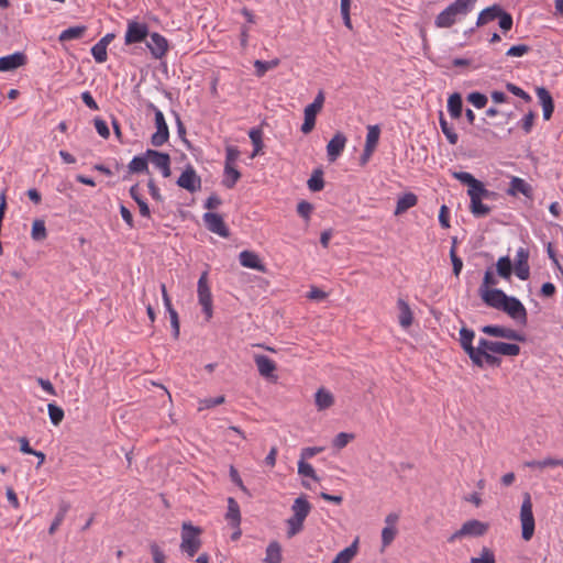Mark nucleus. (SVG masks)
I'll return each mask as SVG.
<instances>
[{"mask_svg": "<svg viewBox=\"0 0 563 563\" xmlns=\"http://www.w3.org/2000/svg\"><path fill=\"white\" fill-rule=\"evenodd\" d=\"M198 300L202 307L206 320L209 321L213 316L212 294L208 280V272L205 271L198 280Z\"/></svg>", "mask_w": 563, "mask_h": 563, "instance_id": "obj_5", "label": "nucleus"}, {"mask_svg": "<svg viewBox=\"0 0 563 563\" xmlns=\"http://www.w3.org/2000/svg\"><path fill=\"white\" fill-rule=\"evenodd\" d=\"M471 563H496L494 552L488 548H483L478 558H472Z\"/></svg>", "mask_w": 563, "mask_h": 563, "instance_id": "obj_48", "label": "nucleus"}, {"mask_svg": "<svg viewBox=\"0 0 563 563\" xmlns=\"http://www.w3.org/2000/svg\"><path fill=\"white\" fill-rule=\"evenodd\" d=\"M308 187L312 191H320L324 187V181L322 178V174H314L311 176V178L308 180Z\"/></svg>", "mask_w": 563, "mask_h": 563, "instance_id": "obj_59", "label": "nucleus"}, {"mask_svg": "<svg viewBox=\"0 0 563 563\" xmlns=\"http://www.w3.org/2000/svg\"><path fill=\"white\" fill-rule=\"evenodd\" d=\"M298 473L302 476L310 477L313 481L318 482L319 477L316 474L314 468L311 464L307 463L306 461L300 460L298 462Z\"/></svg>", "mask_w": 563, "mask_h": 563, "instance_id": "obj_46", "label": "nucleus"}, {"mask_svg": "<svg viewBox=\"0 0 563 563\" xmlns=\"http://www.w3.org/2000/svg\"><path fill=\"white\" fill-rule=\"evenodd\" d=\"M201 529L191 525V522H184L181 525V542L180 551L189 559L194 558L201 548Z\"/></svg>", "mask_w": 563, "mask_h": 563, "instance_id": "obj_3", "label": "nucleus"}, {"mask_svg": "<svg viewBox=\"0 0 563 563\" xmlns=\"http://www.w3.org/2000/svg\"><path fill=\"white\" fill-rule=\"evenodd\" d=\"M303 521H305L303 519L298 518V517H294V516L290 517L287 520V526H288L287 536H288V538H292L294 536H296L297 533H299L302 530Z\"/></svg>", "mask_w": 563, "mask_h": 563, "instance_id": "obj_44", "label": "nucleus"}, {"mask_svg": "<svg viewBox=\"0 0 563 563\" xmlns=\"http://www.w3.org/2000/svg\"><path fill=\"white\" fill-rule=\"evenodd\" d=\"M481 297L487 306L500 310L505 305L507 295L503 290L494 288L482 291Z\"/></svg>", "mask_w": 563, "mask_h": 563, "instance_id": "obj_24", "label": "nucleus"}, {"mask_svg": "<svg viewBox=\"0 0 563 563\" xmlns=\"http://www.w3.org/2000/svg\"><path fill=\"white\" fill-rule=\"evenodd\" d=\"M91 55L97 63H104L107 60V47L103 44L96 43L91 47Z\"/></svg>", "mask_w": 563, "mask_h": 563, "instance_id": "obj_50", "label": "nucleus"}, {"mask_svg": "<svg viewBox=\"0 0 563 563\" xmlns=\"http://www.w3.org/2000/svg\"><path fill=\"white\" fill-rule=\"evenodd\" d=\"M249 136H250V139L252 141V144L254 146L253 153H252L251 157H255L258 154H261V152L263 150V146H264V144H263V132L260 129H252L249 132Z\"/></svg>", "mask_w": 563, "mask_h": 563, "instance_id": "obj_39", "label": "nucleus"}, {"mask_svg": "<svg viewBox=\"0 0 563 563\" xmlns=\"http://www.w3.org/2000/svg\"><path fill=\"white\" fill-rule=\"evenodd\" d=\"M316 406L319 411L325 410L334 405V396L325 388H319L314 396Z\"/></svg>", "mask_w": 563, "mask_h": 563, "instance_id": "obj_27", "label": "nucleus"}, {"mask_svg": "<svg viewBox=\"0 0 563 563\" xmlns=\"http://www.w3.org/2000/svg\"><path fill=\"white\" fill-rule=\"evenodd\" d=\"M488 523L479 521L477 519H472L465 521L462 527L456 530L451 537L448 539L450 543L455 542L464 537H481L484 536L488 531Z\"/></svg>", "mask_w": 563, "mask_h": 563, "instance_id": "obj_6", "label": "nucleus"}, {"mask_svg": "<svg viewBox=\"0 0 563 563\" xmlns=\"http://www.w3.org/2000/svg\"><path fill=\"white\" fill-rule=\"evenodd\" d=\"M507 194L512 197L521 194L527 198H531L533 195V189L525 179L512 176L509 183V188L507 189Z\"/></svg>", "mask_w": 563, "mask_h": 563, "instance_id": "obj_22", "label": "nucleus"}, {"mask_svg": "<svg viewBox=\"0 0 563 563\" xmlns=\"http://www.w3.org/2000/svg\"><path fill=\"white\" fill-rule=\"evenodd\" d=\"M150 549H151V553H152L154 563H165V560H166L165 553L157 543H155V542L151 543Z\"/></svg>", "mask_w": 563, "mask_h": 563, "instance_id": "obj_60", "label": "nucleus"}, {"mask_svg": "<svg viewBox=\"0 0 563 563\" xmlns=\"http://www.w3.org/2000/svg\"><path fill=\"white\" fill-rule=\"evenodd\" d=\"M439 123L441 131L445 135L448 142L451 145H455L459 141V135L454 131L453 126L445 120L442 113H440Z\"/></svg>", "mask_w": 563, "mask_h": 563, "instance_id": "obj_36", "label": "nucleus"}, {"mask_svg": "<svg viewBox=\"0 0 563 563\" xmlns=\"http://www.w3.org/2000/svg\"><path fill=\"white\" fill-rule=\"evenodd\" d=\"M536 114L530 111L520 121V126L526 133H530L534 124Z\"/></svg>", "mask_w": 563, "mask_h": 563, "instance_id": "obj_61", "label": "nucleus"}, {"mask_svg": "<svg viewBox=\"0 0 563 563\" xmlns=\"http://www.w3.org/2000/svg\"><path fill=\"white\" fill-rule=\"evenodd\" d=\"M452 176L462 184L468 186L467 195L471 199L470 210L473 216L476 218L488 216L490 208L487 205H484L482 200L492 198L494 192L486 189L482 181L467 172H453Z\"/></svg>", "mask_w": 563, "mask_h": 563, "instance_id": "obj_1", "label": "nucleus"}, {"mask_svg": "<svg viewBox=\"0 0 563 563\" xmlns=\"http://www.w3.org/2000/svg\"><path fill=\"white\" fill-rule=\"evenodd\" d=\"M291 510L294 512V517H298L306 520L311 510V505L305 497H298L297 499H295Z\"/></svg>", "mask_w": 563, "mask_h": 563, "instance_id": "obj_32", "label": "nucleus"}, {"mask_svg": "<svg viewBox=\"0 0 563 563\" xmlns=\"http://www.w3.org/2000/svg\"><path fill=\"white\" fill-rule=\"evenodd\" d=\"M278 64V59L272 62L255 60L254 67L256 68V75L262 77L268 69L277 67Z\"/></svg>", "mask_w": 563, "mask_h": 563, "instance_id": "obj_49", "label": "nucleus"}, {"mask_svg": "<svg viewBox=\"0 0 563 563\" xmlns=\"http://www.w3.org/2000/svg\"><path fill=\"white\" fill-rule=\"evenodd\" d=\"M227 519L230 521L233 528H239L241 522L240 506L232 497L228 498Z\"/></svg>", "mask_w": 563, "mask_h": 563, "instance_id": "obj_31", "label": "nucleus"}, {"mask_svg": "<svg viewBox=\"0 0 563 563\" xmlns=\"http://www.w3.org/2000/svg\"><path fill=\"white\" fill-rule=\"evenodd\" d=\"M319 112H320V110H318L309 104L305 108V111H303L305 120L301 125V132L303 134H308L314 129L316 118Z\"/></svg>", "mask_w": 563, "mask_h": 563, "instance_id": "obj_30", "label": "nucleus"}, {"mask_svg": "<svg viewBox=\"0 0 563 563\" xmlns=\"http://www.w3.org/2000/svg\"><path fill=\"white\" fill-rule=\"evenodd\" d=\"M240 264L243 267L252 268L261 273L266 272V266L261 261L260 256L252 251H242L239 255Z\"/></svg>", "mask_w": 563, "mask_h": 563, "instance_id": "obj_23", "label": "nucleus"}, {"mask_svg": "<svg viewBox=\"0 0 563 563\" xmlns=\"http://www.w3.org/2000/svg\"><path fill=\"white\" fill-rule=\"evenodd\" d=\"M48 416L54 426H58L64 419V410L55 404H48Z\"/></svg>", "mask_w": 563, "mask_h": 563, "instance_id": "obj_45", "label": "nucleus"}, {"mask_svg": "<svg viewBox=\"0 0 563 563\" xmlns=\"http://www.w3.org/2000/svg\"><path fill=\"white\" fill-rule=\"evenodd\" d=\"M467 100L477 109H483L487 103V97L481 92H472Z\"/></svg>", "mask_w": 563, "mask_h": 563, "instance_id": "obj_54", "label": "nucleus"}, {"mask_svg": "<svg viewBox=\"0 0 563 563\" xmlns=\"http://www.w3.org/2000/svg\"><path fill=\"white\" fill-rule=\"evenodd\" d=\"M354 439V434L346 433V432H340L333 440V445L336 449H343L349 444L350 441Z\"/></svg>", "mask_w": 563, "mask_h": 563, "instance_id": "obj_55", "label": "nucleus"}, {"mask_svg": "<svg viewBox=\"0 0 563 563\" xmlns=\"http://www.w3.org/2000/svg\"><path fill=\"white\" fill-rule=\"evenodd\" d=\"M148 107L154 111L156 126V132L152 135L151 143L153 146L158 147L168 141L169 130L163 112L153 103H151Z\"/></svg>", "mask_w": 563, "mask_h": 563, "instance_id": "obj_8", "label": "nucleus"}, {"mask_svg": "<svg viewBox=\"0 0 563 563\" xmlns=\"http://www.w3.org/2000/svg\"><path fill=\"white\" fill-rule=\"evenodd\" d=\"M418 202V198L412 192H407L404 196L399 197L397 200L395 216H400L405 213L408 209L415 207Z\"/></svg>", "mask_w": 563, "mask_h": 563, "instance_id": "obj_28", "label": "nucleus"}, {"mask_svg": "<svg viewBox=\"0 0 563 563\" xmlns=\"http://www.w3.org/2000/svg\"><path fill=\"white\" fill-rule=\"evenodd\" d=\"M31 236L35 241H43L47 236L45 222L43 220H34L32 224Z\"/></svg>", "mask_w": 563, "mask_h": 563, "instance_id": "obj_43", "label": "nucleus"}, {"mask_svg": "<svg viewBox=\"0 0 563 563\" xmlns=\"http://www.w3.org/2000/svg\"><path fill=\"white\" fill-rule=\"evenodd\" d=\"M497 273L501 278L509 279L511 276L512 264L508 256L498 258L496 263Z\"/></svg>", "mask_w": 563, "mask_h": 563, "instance_id": "obj_40", "label": "nucleus"}, {"mask_svg": "<svg viewBox=\"0 0 563 563\" xmlns=\"http://www.w3.org/2000/svg\"><path fill=\"white\" fill-rule=\"evenodd\" d=\"M530 52V47L526 44H519L511 46L507 52L506 55L508 57H521Z\"/></svg>", "mask_w": 563, "mask_h": 563, "instance_id": "obj_56", "label": "nucleus"}, {"mask_svg": "<svg viewBox=\"0 0 563 563\" xmlns=\"http://www.w3.org/2000/svg\"><path fill=\"white\" fill-rule=\"evenodd\" d=\"M148 36V26L137 21H129L124 35L125 45L142 43Z\"/></svg>", "mask_w": 563, "mask_h": 563, "instance_id": "obj_9", "label": "nucleus"}, {"mask_svg": "<svg viewBox=\"0 0 563 563\" xmlns=\"http://www.w3.org/2000/svg\"><path fill=\"white\" fill-rule=\"evenodd\" d=\"M507 314H509L512 319L519 320L522 323L527 321V310L525 306L515 297H506L505 305H503L501 309Z\"/></svg>", "mask_w": 563, "mask_h": 563, "instance_id": "obj_14", "label": "nucleus"}, {"mask_svg": "<svg viewBox=\"0 0 563 563\" xmlns=\"http://www.w3.org/2000/svg\"><path fill=\"white\" fill-rule=\"evenodd\" d=\"M495 285H497V279H496L494 273L492 272V269H487L484 274V278H483V283L479 288V292H482L484 290L494 289L493 287Z\"/></svg>", "mask_w": 563, "mask_h": 563, "instance_id": "obj_51", "label": "nucleus"}, {"mask_svg": "<svg viewBox=\"0 0 563 563\" xmlns=\"http://www.w3.org/2000/svg\"><path fill=\"white\" fill-rule=\"evenodd\" d=\"M152 56L156 59L163 58L168 52V41L159 33H152L150 41L146 43Z\"/></svg>", "mask_w": 563, "mask_h": 563, "instance_id": "obj_15", "label": "nucleus"}, {"mask_svg": "<svg viewBox=\"0 0 563 563\" xmlns=\"http://www.w3.org/2000/svg\"><path fill=\"white\" fill-rule=\"evenodd\" d=\"M240 156V151L236 146L229 145L225 147V164L224 165H233Z\"/></svg>", "mask_w": 563, "mask_h": 563, "instance_id": "obj_58", "label": "nucleus"}, {"mask_svg": "<svg viewBox=\"0 0 563 563\" xmlns=\"http://www.w3.org/2000/svg\"><path fill=\"white\" fill-rule=\"evenodd\" d=\"M177 185L189 192H196L201 188V178L192 165L186 166L177 179Z\"/></svg>", "mask_w": 563, "mask_h": 563, "instance_id": "obj_10", "label": "nucleus"}, {"mask_svg": "<svg viewBox=\"0 0 563 563\" xmlns=\"http://www.w3.org/2000/svg\"><path fill=\"white\" fill-rule=\"evenodd\" d=\"M482 331L488 335L503 338L508 340L521 341L522 338L520 334L510 328L500 327V325H485L482 328Z\"/></svg>", "mask_w": 563, "mask_h": 563, "instance_id": "obj_21", "label": "nucleus"}, {"mask_svg": "<svg viewBox=\"0 0 563 563\" xmlns=\"http://www.w3.org/2000/svg\"><path fill=\"white\" fill-rule=\"evenodd\" d=\"M93 123H95V128H96L98 134L100 136H102L103 139H108L110 135V131H109L107 122L100 118H96L93 120Z\"/></svg>", "mask_w": 563, "mask_h": 563, "instance_id": "obj_62", "label": "nucleus"}, {"mask_svg": "<svg viewBox=\"0 0 563 563\" xmlns=\"http://www.w3.org/2000/svg\"><path fill=\"white\" fill-rule=\"evenodd\" d=\"M479 354L475 355L476 362H473L475 365L482 367L484 363L492 366H499L500 360L497 356L492 355L486 351L478 350Z\"/></svg>", "mask_w": 563, "mask_h": 563, "instance_id": "obj_42", "label": "nucleus"}, {"mask_svg": "<svg viewBox=\"0 0 563 563\" xmlns=\"http://www.w3.org/2000/svg\"><path fill=\"white\" fill-rule=\"evenodd\" d=\"M351 0H341V14L343 18L344 25L347 29H352V22L350 16Z\"/></svg>", "mask_w": 563, "mask_h": 563, "instance_id": "obj_57", "label": "nucleus"}, {"mask_svg": "<svg viewBox=\"0 0 563 563\" xmlns=\"http://www.w3.org/2000/svg\"><path fill=\"white\" fill-rule=\"evenodd\" d=\"M347 139L341 133L336 132L334 136L327 144V155L330 162H335L345 148Z\"/></svg>", "mask_w": 563, "mask_h": 563, "instance_id": "obj_17", "label": "nucleus"}, {"mask_svg": "<svg viewBox=\"0 0 563 563\" xmlns=\"http://www.w3.org/2000/svg\"><path fill=\"white\" fill-rule=\"evenodd\" d=\"M86 30L87 27L84 25L68 27L59 34V41L66 42L80 38L85 34Z\"/></svg>", "mask_w": 563, "mask_h": 563, "instance_id": "obj_38", "label": "nucleus"}, {"mask_svg": "<svg viewBox=\"0 0 563 563\" xmlns=\"http://www.w3.org/2000/svg\"><path fill=\"white\" fill-rule=\"evenodd\" d=\"M203 221L210 232L216 233L221 238H228L230 235V231L220 214L207 212L203 214Z\"/></svg>", "mask_w": 563, "mask_h": 563, "instance_id": "obj_12", "label": "nucleus"}, {"mask_svg": "<svg viewBox=\"0 0 563 563\" xmlns=\"http://www.w3.org/2000/svg\"><path fill=\"white\" fill-rule=\"evenodd\" d=\"M503 9L499 5H492L479 12L476 21L477 26H483L499 18Z\"/></svg>", "mask_w": 563, "mask_h": 563, "instance_id": "obj_29", "label": "nucleus"}, {"mask_svg": "<svg viewBox=\"0 0 563 563\" xmlns=\"http://www.w3.org/2000/svg\"><path fill=\"white\" fill-rule=\"evenodd\" d=\"M537 96L543 110L544 120H550L554 111V103L552 96L544 87L537 88Z\"/></svg>", "mask_w": 563, "mask_h": 563, "instance_id": "obj_26", "label": "nucleus"}, {"mask_svg": "<svg viewBox=\"0 0 563 563\" xmlns=\"http://www.w3.org/2000/svg\"><path fill=\"white\" fill-rule=\"evenodd\" d=\"M66 512H67V507H64V508H60L59 511L56 514L53 522L51 523V526L48 528V533L51 536L55 534V532L58 530V528L60 527V525L63 523V521L65 519Z\"/></svg>", "mask_w": 563, "mask_h": 563, "instance_id": "obj_52", "label": "nucleus"}, {"mask_svg": "<svg viewBox=\"0 0 563 563\" xmlns=\"http://www.w3.org/2000/svg\"><path fill=\"white\" fill-rule=\"evenodd\" d=\"M475 338V332L471 329L463 327L460 330V343L463 350L467 353L472 362H476L475 355L479 354L478 346H473V340Z\"/></svg>", "mask_w": 563, "mask_h": 563, "instance_id": "obj_20", "label": "nucleus"}, {"mask_svg": "<svg viewBox=\"0 0 563 563\" xmlns=\"http://www.w3.org/2000/svg\"><path fill=\"white\" fill-rule=\"evenodd\" d=\"M478 350L507 356H517L520 353V346L518 344L488 341L486 339L478 340Z\"/></svg>", "mask_w": 563, "mask_h": 563, "instance_id": "obj_7", "label": "nucleus"}, {"mask_svg": "<svg viewBox=\"0 0 563 563\" xmlns=\"http://www.w3.org/2000/svg\"><path fill=\"white\" fill-rule=\"evenodd\" d=\"M241 178V173L232 165H224V177L222 185L229 189L233 188Z\"/></svg>", "mask_w": 563, "mask_h": 563, "instance_id": "obj_35", "label": "nucleus"}, {"mask_svg": "<svg viewBox=\"0 0 563 563\" xmlns=\"http://www.w3.org/2000/svg\"><path fill=\"white\" fill-rule=\"evenodd\" d=\"M397 308L399 311L398 321L400 327L408 329L413 322V313L409 303L405 299L398 298Z\"/></svg>", "mask_w": 563, "mask_h": 563, "instance_id": "obj_25", "label": "nucleus"}, {"mask_svg": "<svg viewBox=\"0 0 563 563\" xmlns=\"http://www.w3.org/2000/svg\"><path fill=\"white\" fill-rule=\"evenodd\" d=\"M357 554V540H355L350 547L340 551L331 563H351Z\"/></svg>", "mask_w": 563, "mask_h": 563, "instance_id": "obj_34", "label": "nucleus"}, {"mask_svg": "<svg viewBox=\"0 0 563 563\" xmlns=\"http://www.w3.org/2000/svg\"><path fill=\"white\" fill-rule=\"evenodd\" d=\"M529 251L525 247H519L515 258V274L521 280H527L530 276L529 267Z\"/></svg>", "mask_w": 563, "mask_h": 563, "instance_id": "obj_16", "label": "nucleus"}, {"mask_svg": "<svg viewBox=\"0 0 563 563\" xmlns=\"http://www.w3.org/2000/svg\"><path fill=\"white\" fill-rule=\"evenodd\" d=\"M519 518L521 525V537L525 541H530L534 534L536 521L532 511V500L529 493L523 494Z\"/></svg>", "mask_w": 563, "mask_h": 563, "instance_id": "obj_4", "label": "nucleus"}, {"mask_svg": "<svg viewBox=\"0 0 563 563\" xmlns=\"http://www.w3.org/2000/svg\"><path fill=\"white\" fill-rule=\"evenodd\" d=\"M265 563H282V548L276 541L268 544L266 549Z\"/></svg>", "mask_w": 563, "mask_h": 563, "instance_id": "obj_37", "label": "nucleus"}, {"mask_svg": "<svg viewBox=\"0 0 563 563\" xmlns=\"http://www.w3.org/2000/svg\"><path fill=\"white\" fill-rule=\"evenodd\" d=\"M380 130L378 125H369L367 128L366 142L364 146L363 154L360 157V163L362 166H365L367 162L371 159L379 140Z\"/></svg>", "mask_w": 563, "mask_h": 563, "instance_id": "obj_11", "label": "nucleus"}, {"mask_svg": "<svg viewBox=\"0 0 563 563\" xmlns=\"http://www.w3.org/2000/svg\"><path fill=\"white\" fill-rule=\"evenodd\" d=\"M146 157L151 164L161 170L163 177L167 178L170 176V157L168 154L147 150Z\"/></svg>", "mask_w": 563, "mask_h": 563, "instance_id": "obj_13", "label": "nucleus"}, {"mask_svg": "<svg viewBox=\"0 0 563 563\" xmlns=\"http://www.w3.org/2000/svg\"><path fill=\"white\" fill-rule=\"evenodd\" d=\"M254 362L261 376L267 379L276 380L275 372L277 369L276 363L266 355H255Z\"/></svg>", "mask_w": 563, "mask_h": 563, "instance_id": "obj_18", "label": "nucleus"}, {"mask_svg": "<svg viewBox=\"0 0 563 563\" xmlns=\"http://www.w3.org/2000/svg\"><path fill=\"white\" fill-rule=\"evenodd\" d=\"M477 0H455L442 10L434 20L438 29H449L466 16L474 8Z\"/></svg>", "mask_w": 563, "mask_h": 563, "instance_id": "obj_2", "label": "nucleus"}, {"mask_svg": "<svg viewBox=\"0 0 563 563\" xmlns=\"http://www.w3.org/2000/svg\"><path fill=\"white\" fill-rule=\"evenodd\" d=\"M129 170L131 173H144L148 169V159L146 154L144 156H135L129 163Z\"/></svg>", "mask_w": 563, "mask_h": 563, "instance_id": "obj_41", "label": "nucleus"}, {"mask_svg": "<svg viewBox=\"0 0 563 563\" xmlns=\"http://www.w3.org/2000/svg\"><path fill=\"white\" fill-rule=\"evenodd\" d=\"M397 536V528H386L382 530V550H385L391 544Z\"/></svg>", "mask_w": 563, "mask_h": 563, "instance_id": "obj_47", "label": "nucleus"}, {"mask_svg": "<svg viewBox=\"0 0 563 563\" xmlns=\"http://www.w3.org/2000/svg\"><path fill=\"white\" fill-rule=\"evenodd\" d=\"M498 19H499V26L503 31L507 32V31L511 30L514 21H512V16L509 13H507L503 10Z\"/></svg>", "mask_w": 563, "mask_h": 563, "instance_id": "obj_63", "label": "nucleus"}, {"mask_svg": "<svg viewBox=\"0 0 563 563\" xmlns=\"http://www.w3.org/2000/svg\"><path fill=\"white\" fill-rule=\"evenodd\" d=\"M26 64V56L22 52L0 57V71H12Z\"/></svg>", "mask_w": 563, "mask_h": 563, "instance_id": "obj_19", "label": "nucleus"}, {"mask_svg": "<svg viewBox=\"0 0 563 563\" xmlns=\"http://www.w3.org/2000/svg\"><path fill=\"white\" fill-rule=\"evenodd\" d=\"M312 205L309 203L308 201H300L298 205H297V212L300 217L305 218L306 220H309L310 218V214L312 212Z\"/></svg>", "mask_w": 563, "mask_h": 563, "instance_id": "obj_64", "label": "nucleus"}, {"mask_svg": "<svg viewBox=\"0 0 563 563\" xmlns=\"http://www.w3.org/2000/svg\"><path fill=\"white\" fill-rule=\"evenodd\" d=\"M225 401L224 396H218L216 398H206L199 401V410L209 409L219 405H222Z\"/></svg>", "mask_w": 563, "mask_h": 563, "instance_id": "obj_53", "label": "nucleus"}, {"mask_svg": "<svg viewBox=\"0 0 563 563\" xmlns=\"http://www.w3.org/2000/svg\"><path fill=\"white\" fill-rule=\"evenodd\" d=\"M462 97L460 93H452L448 99V111L453 119H459L463 110Z\"/></svg>", "mask_w": 563, "mask_h": 563, "instance_id": "obj_33", "label": "nucleus"}]
</instances>
